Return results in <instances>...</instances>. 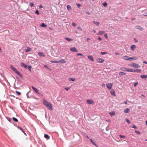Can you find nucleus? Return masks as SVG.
I'll list each match as a JSON object with an SVG mask.
<instances>
[{"label":"nucleus","mask_w":147,"mask_h":147,"mask_svg":"<svg viewBox=\"0 0 147 147\" xmlns=\"http://www.w3.org/2000/svg\"><path fill=\"white\" fill-rule=\"evenodd\" d=\"M43 103L49 110H51L53 109V106L50 102L44 99L43 100Z\"/></svg>","instance_id":"obj_1"},{"label":"nucleus","mask_w":147,"mask_h":147,"mask_svg":"<svg viewBox=\"0 0 147 147\" xmlns=\"http://www.w3.org/2000/svg\"><path fill=\"white\" fill-rule=\"evenodd\" d=\"M10 67L12 70L16 73L17 75L19 76L20 77H22V75L20 74V73L16 69L14 68L12 65H10Z\"/></svg>","instance_id":"obj_2"},{"label":"nucleus","mask_w":147,"mask_h":147,"mask_svg":"<svg viewBox=\"0 0 147 147\" xmlns=\"http://www.w3.org/2000/svg\"><path fill=\"white\" fill-rule=\"evenodd\" d=\"M87 102L88 104H93L94 103V102L92 99L88 100H87Z\"/></svg>","instance_id":"obj_3"},{"label":"nucleus","mask_w":147,"mask_h":147,"mask_svg":"<svg viewBox=\"0 0 147 147\" xmlns=\"http://www.w3.org/2000/svg\"><path fill=\"white\" fill-rule=\"evenodd\" d=\"M32 88L36 92L39 94H40L39 92V90L38 89L34 87L33 86H32Z\"/></svg>","instance_id":"obj_4"},{"label":"nucleus","mask_w":147,"mask_h":147,"mask_svg":"<svg viewBox=\"0 0 147 147\" xmlns=\"http://www.w3.org/2000/svg\"><path fill=\"white\" fill-rule=\"evenodd\" d=\"M107 86L109 90L111 89L112 88V85L111 83H109L107 84Z\"/></svg>","instance_id":"obj_5"},{"label":"nucleus","mask_w":147,"mask_h":147,"mask_svg":"<svg viewBox=\"0 0 147 147\" xmlns=\"http://www.w3.org/2000/svg\"><path fill=\"white\" fill-rule=\"evenodd\" d=\"M135 28L136 29H138L141 31H143L144 30L143 28L139 26H136Z\"/></svg>","instance_id":"obj_6"},{"label":"nucleus","mask_w":147,"mask_h":147,"mask_svg":"<svg viewBox=\"0 0 147 147\" xmlns=\"http://www.w3.org/2000/svg\"><path fill=\"white\" fill-rule=\"evenodd\" d=\"M66 62V60L64 59H61L60 60H59V63H65Z\"/></svg>","instance_id":"obj_7"},{"label":"nucleus","mask_w":147,"mask_h":147,"mask_svg":"<svg viewBox=\"0 0 147 147\" xmlns=\"http://www.w3.org/2000/svg\"><path fill=\"white\" fill-rule=\"evenodd\" d=\"M70 51L72 52H78V51L75 47H74L70 49Z\"/></svg>","instance_id":"obj_8"},{"label":"nucleus","mask_w":147,"mask_h":147,"mask_svg":"<svg viewBox=\"0 0 147 147\" xmlns=\"http://www.w3.org/2000/svg\"><path fill=\"white\" fill-rule=\"evenodd\" d=\"M96 61L99 63H102L104 61V60L103 59L98 58L96 59Z\"/></svg>","instance_id":"obj_9"},{"label":"nucleus","mask_w":147,"mask_h":147,"mask_svg":"<svg viewBox=\"0 0 147 147\" xmlns=\"http://www.w3.org/2000/svg\"><path fill=\"white\" fill-rule=\"evenodd\" d=\"M105 32L104 31H99L98 33L96 34L98 35H102L105 33Z\"/></svg>","instance_id":"obj_10"},{"label":"nucleus","mask_w":147,"mask_h":147,"mask_svg":"<svg viewBox=\"0 0 147 147\" xmlns=\"http://www.w3.org/2000/svg\"><path fill=\"white\" fill-rule=\"evenodd\" d=\"M134 69L131 68H127V71L129 72H134Z\"/></svg>","instance_id":"obj_11"},{"label":"nucleus","mask_w":147,"mask_h":147,"mask_svg":"<svg viewBox=\"0 0 147 147\" xmlns=\"http://www.w3.org/2000/svg\"><path fill=\"white\" fill-rule=\"evenodd\" d=\"M136 48V46L134 45H132L131 47V49L132 51H134Z\"/></svg>","instance_id":"obj_12"},{"label":"nucleus","mask_w":147,"mask_h":147,"mask_svg":"<svg viewBox=\"0 0 147 147\" xmlns=\"http://www.w3.org/2000/svg\"><path fill=\"white\" fill-rule=\"evenodd\" d=\"M122 58L126 60H129V57L127 56H124L122 57Z\"/></svg>","instance_id":"obj_13"},{"label":"nucleus","mask_w":147,"mask_h":147,"mask_svg":"<svg viewBox=\"0 0 147 147\" xmlns=\"http://www.w3.org/2000/svg\"><path fill=\"white\" fill-rule=\"evenodd\" d=\"M21 66H22V67H24L26 69L27 68V66L23 62H21Z\"/></svg>","instance_id":"obj_14"},{"label":"nucleus","mask_w":147,"mask_h":147,"mask_svg":"<svg viewBox=\"0 0 147 147\" xmlns=\"http://www.w3.org/2000/svg\"><path fill=\"white\" fill-rule=\"evenodd\" d=\"M88 57L91 61H94L93 57L92 55H89L88 56Z\"/></svg>","instance_id":"obj_15"},{"label":"nucleus","mask_w":147,"mask_h":147,"mask_svg":"<svg viewBox=\"0 0 147 147\" xmlns=\"http://www.w3.org/2000/svg\"><path fill=\"white\" fill-rule=\"evenodd\" d=\"M141 70L140 69H134V72H136L138 73H140L141 72Z\"/></svg>","instance_id":"obj_16"},{"label":"nucleus","mask_w":147,"mask_h":147,"mask_svg":"<svg viewBox=\"0 0 147 147\" xmlns=\"http://www.w3.org/2000/svg\"><path fill=\"white\" fill-rule=\"evenodd\" d=\"M32 49L29 47H27V49H25L26 52H28L30 51Z\"/></svg>","instance_id":"obj_17"},{"label":"nucleus","mask_w":147,"mask_h":147,"mask_svg":"<svg viewBox=\"0 0 147 147\" xmlns=\"http://www.w3.org/2000/svg\"><path fill=\"white\" fill-rule=\"evenodd\" d=\"M135 63L132 62L131 63L128 64V65L131 67H134Z\"/></svg>","instance_id":"obj_18"},{"label":"nucleus","mask_w":147,"mask_h":147,"mask_svg":"<svg viewBox=\"0 0 147 147\" xmlns=\"http://www.w3.org/2000/svg\"><path fill=\"white\" fill-rule=\"evenodd\" d=\"M38 54L40 56L45 57V55L42 52H38Z\"/></svg>","instance_id":"obj_19"},{"label":"nucleus","mask_w":147,"mask_h":147,"mask_svg":"<svg viewBox=\"0 0 147 147\" xmlns=\"http://www.w3.org/2000/svg\"><path fill=\"white\" fill-rule=\"evenodd\" d=\"M140 77L143 79H145L147 78V75H142L140 76Z\"/></svg>","instance_id":"obj_20"},{"label":"nucleus","mask_w":147,"mask_h":147,"mask_svg":"<svg viewBox=\"0 0 147 147\" xmlns=\"http://www.w3.org/2000/svg\"><path fill=\"white\" fill-rule=\"evenodd\" d=\"M140 67V66L138 64L135 63L134 68H139Z\"/></svg>","instance_id":"obj_21"},{"label":"nucleus","mask_w":147,"mask_h":147,"mask_svg":"<svg viewBox=\"0 0 147 147\" xmlns=\"http://www.w3.org/2000/svg\"><path fill=\"white\" fill-rule=\"evenodd\" d=\"M110 93L112 95H113L114 96H115V92L114 90H111L110 92Z\"/></svg>","instance_id":"obj_22"},{"label":"nucleus","mask_w":147,"mask_h":147,"mask_svg":"<svg viewBox=\"0 0 147 147\" xmlns=\"http://www.w3.org/2000/svg\"><path fill=\"white\" fill-rule=\"evenodd\" d=\"M67 9L68 11H70L71 10V8L70 5H68L67 6Z\"/></svg>","instance_id":"obj_23"},{"label":"nucleus","mask_w":147,"mask_h":147,"mask_svg":"<svg viewBox=\"0 0 147 147\" xmlns=\"http://www.w3.org/2000/svg\"><path fill=\"white\" fill-rule=\"evenodd\" d=\"M109 113L111 117H113V116L114 115H115V113L114 111H113L111 112H110Z\"/></svg>","instance_id":"obj_24"},{"label":"nucleus","mask_w":147,"mask_h":147,"mask_svg":"<svg viewBox=\"0 0 147 147\" xmlns=\"http://www.w3.org/2000/svg\"><path fill=\"white\" fill-rule=\"evenodd\" d=\"M121 69L123 71H127V68H125L124 67H122L121 68Z\"/></svg>","instance_id":"obj_25"},{"label":"nucleus","mask_w":147,"mask_h":147,"mask_svg":"<svg viewBox=\"0 0 147 147\" xmlns=\"http://www.w3.org/2000/svg\"><path fill=\"white\" fill-rule=\"evenodd\" d=\"M92 23L97 26H98L99 25L100 23L94 21L92 22Z\"/></svg>","instance_id":"obj_26"},{"label":"nucleus","mask_w":147,"mask_h":147,"mask_svg":"<svg viewBox=\"0 0 147 147\" xmlns=\"http://www.w3.org/2000/svg\"><path fill=\"white\" fill-rule=\"evenodd\" d=\"M90 140L91 141V142L93 144V145H95L97 147V145L96 144V143L95 142L93 141L92 139H90Z\"/></svg>","instance_id":"obj_27"},{"label":"nucleus","mask_w":147,"mask_h":147,"mask_svg":"<svg viewBox=\"0 0 147 147\" xmlns=\"http://www.w3.org/2000/svg\"><path fill=\"white\" fill-rule=\"evenodd\" d=\"M129 111V109L128 108L125 109L124 110V112L125 113H128Z\"/></svg>","instance_id":"obj_28"},{"label":"nucleus","mask_w":147,"mask_h":147,"mask_svg":"<svg viewBox=\"0 0 147 147\" xmlns=\"http://www.w3.org/2000/svg\"><path fill=\"white\" fill-rule=\"evenodd\" d=\"M68 80L69 81H74L75 80V79L74 78H70L68 79Z\"/></svg>","instance_id":"obj_29"},{"label":"nucleus","mask_w":147,"mask_h":147,"mask_svg":"<svg viewBox=\"0 0 147 147\" xmlns=\"http://www.w3.org/2000/svg\"><path fill=\"white\" fill-rule=\"evenodd\" d=\"M40 26L42 27H46L47 26V25L44 23H42Z\"/></svg>","instance_id":"obj_30"},{"label":"nucleus","mask_w":147,"mask_h":147,"mask_svg":"<svg viewBox=\"0 0 147 147\" xmlns=\"http://www.w3.org/2000/svg\"><path fill=\"white\" fill-rule=\"evenodd\" d=\"M44 137L47 139H49L50 138V137L48 135L46 134L45 135Z\"/></svg>","instance_id":"obj_31"},{"label":"nucleus","mask_w":147,"mask_h":147,"mask_svg":"<svg viewBox=\"0 0 147 147\" xmlns=\"http://www.w3.org/2000/svg\"><path fill=\"white\" fill-rule=\"evenodd\" d=\"M65 39L68 41H70L72 40V39L67 37L65 38Z\"/></svg>","instance_id":"obj_32"},{"label":"nucleus","mask_w":147,"mask_h":147,"mask_svg":"<svg viewBox=\"0 0 147 147\" xmlns=\"http://www.w3.org/2000/svg\"><path fill=\"white\" fill-rule=\"evenodd\" d=\"M51 62L53 63H59V61H50Z\"/></svg>","instance_id":"obj_33"},{"label":"nucleus","mask_w":147,"mask_h":147,"mask_svg":"<svg viewBox=\"0 0 147 147\" xmlns=\"http://www.w3.org/2000/svg\"><path fill=\"white\" fill-rule=\"evenodd\" d=\"M102 5L103 6H104V7H106L107 5V3L106 2H104L102 3Z\"/></svg>","instance_id":"obj_34"},{"label":"nucleus","mask_w":147,"mask_h":147,"mask_svg":"<svg viewBox=\"0 0 147 147\" xmlns=\"http://www.w3.org/2000/svg\"><path fill=\"white\" fill-rule=\"evenodd\" d=\"M119 75H120L121 76H122V75H125L126 74L125 73H124L123 72H121L119 73Z\"/></svg>","instance_id":"obj_35"},{"label":"nucleus","mask_w":147,"mask_h":147,"mask_svg":"<svg viewBox=\"0 0 147 147\" xmlns=\"http://www.w3.org/2000/svg\"><path fill=\"white\" fill-rule=\"evenodd\" d=\"M13 119L14 121L16 122H18V120L16 118L14 117H13Z\"/></svg>","instance_id":"obj_36"},{"label":"nucleus","mask_w":147,"mask_h":147,"mask_svg":"<svg viewBox=\"0 0 147 147\" xmlns=\"http://www.w3.org/2000/svg\"><path fill=\"white\" fill-rule=\"evenodd\" d=\"M77 56H82L83 57H85V56L84 55L80 53H78V54H77Z\"/></svg>","instance_id":"obj_37"},{"label":"nucleus","mask_w":147,"mask_h":147,"mask_svg":"<svg viewBox=\"0 0 147 147\" xmlns=\"http://www.w3.org/2000/svg\"><path fill=\"white\" fill-rule=\"evenodd\" d=\"M104 36L107 39H108V36H107V33H105V34H104Z\"/></svg>","instance_id":"obj_38"},{"label":"nucleus","mask_w":147,"mask_h":147,"mask_svg":"<svg viewBox=\"0 0 147 147\" xmlns=\"http://www.w3.org/2000/svg\"><path fill=\"white\" fill-rule=\"evenodd\" d=\"M28 69L29 70V71H31V69L32 68V66L30 65H29L28 66Z\"/></svg>","instance_id":"obj_39"},{"label":"nucleus","mask_w":147,"mask_h":147,"mask_svg":"<svg viewBox=\"0 0 147 147\" xmlns=\"http://www.w3.org/2000/svg\"><path fill=\"white\" fill-rule=\"evenodd\" d=\"M17 127L21 131H22V132H24V130H23L22 129V128H21V127H20L19 126H17Z\"/></svg>","instance_id":"obj_40"},{"label":"nucleus","mask_w":147,"mask_h":147,"mask_svg":"<svg viewBox=\"0 0 147 147\" xmlns=\"http://www.w3.org/2000/svg\"><path fill=\"white\" fill-rule=\"evenodd\" d=\"M72 25L74 27H75L77 25V24L74 22H73L72 24Z\"/></svg>","instance_id":"obj_41"},{"label":"nucleus","mask_w":147,"mask_h":147,"mask_svg":"<svg viewBox=\"0 0 147 147\" xmlns=\"http://www.w3.org/2000/svg\"><path fill=\"white\" fill-rule=\"evenodd\" d=\"M119 137L120 138H125V136L124 135H120L119 136Z\"/></svg>","instance_id":"obj_42"},{"label":"nucleus","mask_w":147,"mask_h":147,"mask_svg":"<svg viewBox=\"0 0 147 147\" xmlns=\"http://www.w3.org/2000/svg\"><path fill=\"white\" fill-rule=\"evenodd\" d=\"M77 29L80 31H82V28L80 27H78L77 28Z\"/></svg>","instance_id":"obj_43"},{"label":"nucleus","mask_w":147,"mask_h":147,"mask_svg":"<svg viewBox=\"0 0 147 147\" xmlns=\"http://www.w3.org/2000/svg\"><path fill=\"white\" fill-rule=\"evenodd\" d=\"M132 127L136 129H137V127L134 125H133Z\"/></svg>","instance_id":"obj_44"},{"label":"nucleus","mask_w":147,"mask_h":147,"mask_svg":"<svg viewBox=\"0 0 147 147\" xmlns=\"http://www.w3.org/2000/svg\"><path fill=\"white\" fill-rule=\"evenodd\" d=\"M70 87H68L67 88H65V89L67 91H68L70 89Z\"/></svg>","instance_id":"obj_45"},{"label":"nucleus","mask_w":147,"mask_h":147,"mask_svg":"<svg viewBox=\"0 0 147 147\" xmlns=\"http://www.w3.org/2000/svg\"><path fill=\"white\" fill-rule=\"evenodd\" d=\"M30 6L31 7H33L34 6V4H33V3H32L30 2Z\"/></svg>","instance_id":"obj_46"},{"label":"nucleus","mask_w":147,"mask_h":147,"mask_svg":"<svg viewBox=\"0 0 147 147\" xmlns=\"http://www.w3.org/2000/svg\"><path fill=\"white\" fill-rule=\"evenodd\" d=\"M126 121L128 124H129L130 123V121L128 119H126Z\"/></svg>","instance_id":"obj_47"},{"label":"nucleus","mask_w":147,"mask_h":147,"mask_svg":"<svg viewBox=\"0 0 147 147\" xmlns=\"http://www.w3.org/2000/svg\"><path fill=\"white\" fill-rule=\"evenodd\" d=\"M135 132L137 134H140V132L136 130V131H135Z\"/></svg>","instance_id":"obj_48"},{"label":"nucleus","mask_w":147,"mask_h":147,"mask_svg":"<svg viewBox=\"0 0 147 147\" xmlns=\"http://www.w3.org/2000/svg\"><path fill=\"white\" fill-rule=\"evenodd\" d=\"M86 13L88 15H90L91 14V13L89 11H86Z\"/></svg>","instance_id":"obj_49"},{"label":"nucleus","mask_w":147,"mask_h":147,"mask_svg":"<svg viewBox=\"0 0 147 147\" xmlns=\"http://www.w3.org/2000/svg\"><path fill=\"white\" fill-rule=\"evenodd\" d=\"M101 54L102 55H105V54H107V53L106 52H101Z\"/></svg>","instance_id":"obj_50"},{"label":"nucleus","mask_w":147,"mask_h":147,"mask_svg":"<svg viewBox=\"0 0 147 147\" xmlns=\"http://www.w3.org/2000/svg\"><path fill=\"white\" fill-rule=\"evenodd\" d=\"M77 5L79 8L81 6V5L80 4L78 3H77Z\"/></svg>","instance_id":"obj_51"},{"label":"nucleus","mask_w":147,"mask_h":147,"mask_svg":"<svg viewBox=\"0 0 147 147\" xmlns=\"http://www.w3.org/2000/svg\"><path fill=\"white\" fill-rule=\"evenodd\" d=\"M138 82H136L134 85V87L136 86L138 84Z\"/></svg>","instance_id":"obj_52"},{"label":"nucleus","mask_w":147,"mask_h":147,"mask_svg":"<svg viewBox=\"0 0 147 147\" xmlns=\"http://www.w3.org/2000/svg\"><path fill=\"white\" fill-rule=\"evenodd\" d=\"M35 13L38 15L39 14V13L38 10H36L35 12Z\"/></svg>","instance_id":"obj_53"},{"label":"nucleus","mask_w":147,"mask_h":147,"mask_svg":"<svg viewBox=\"0 0 147 147\" xmlns=\"http://www.w3.org/2000/svg\"><path fill=\"white\" fill-rule=\"evenodd\" d=\"M16 93L17 94H18V95H20L21 94V93L20 92L17 91H16Z\"/></svg>","instance_id":"obj_54"},{"label":"nucleus","mask_w":147,"mask_h":147,"mask_svg":"<svg viewBox=\"0 0 147 147\" xmlns=\"http://www.w3.org/2000/svg\"><path fill=\"white\" fill-rule=\"evenodd\" d=\"M98 39L99 40H102V38L100 37L99 36L98 37Z\"/></svg>","instance_id":"obj_55"},{"label":"nucleus","mask_w":147,"mask_h":147,"mask_svg":"<svg viewBox=\"0 0 147 147\" xmlns=\"http://www.w3.org/2000/svg\"><path fill=\"white\" fill-rule=\"evenodd\" d=\"M134 57H129V60H130L131 59H134Z\"/></svg>","instance_id":"obj_56"},{"label":"nucleus","mask_w":147,"mask_h":147,"mask_svg":"<svg viewBox=\"0 0 147 147\" xmlns=\"http://www.w3.org/2000/svg\"><path fill=\"white\" fill-rule=\"evenodd\" d=\"M39 7L40 8H42L43 7V6L42 5H40L39 6Z\"/></svg>","instance_id":"obj_57"},{"label":"nucleus","mask_w":147,"mask_h":147,"mask_svg":"<svg viewBox=\"0 0 147 147\" xmlns=\"http://www.w3.org/2000/svg\"><path fill=\"white\" fill-rule=\"evenodd\" d=\"M137 59H138V58H137L136 57H134V60H136Z\"/></svg>","instance_id":"obj_58"},{"label":"nucleus","mask_w":147,"mask_h":147,"mask_svg":"<svg viewBox=\"0 0 147 147\" xmlns=\"http://www.w3.org/2000/svg\"><path fill=\"white\" fill-rule=\"evenodd\" d=\"M8 120L9 121V122H11V119H10V118H8Z\"/></svg>","instance_id":"obj_59"},{"label":"nucleus","mask_w":147,"mask_h":147,"mask_svg":"<svg viewBox=\"0 0 147 147\" xmlns=\"http://www.w3.org/2000/svg\"><path fill=\"white\" fill-rule=\"evenodd\" d=\"M44 67H45V68H48V66L46 65H44Z\"/></svg>","instance_id":"obj_60"},{"label":"nucleus","mask_w":147,"mask_h":147,"mask_svg":"<svg viewBox=\"0 0 147 147\" xmlns=\"http://www.w3.org/2000/svg\"><path fill=\"white\" fill-rule=\"evenodd\" d=\"M115 54L116 55H119V53H118L117 52H116L115 53Z\"/></svg>","instance_id":"obj_61"},{"label":"nucleus","mask_w":147,"mask_h":147,"mask_svg":"<svg viewBox=\"0 0 147 147\" xmlns=\"http://www.w3.org/2000/svg\"><path fill=\"white\" fill-rule=\"evenodd\" d=\"M143 63L145 64H147V62L146 61H143Z\"/></svg>","instance_id":"obj_62"},{"label":"nucleus","mask_w":147,"mask_h":147,"mask_svg":"<svg viewBox=\"0 0 147 147\" xmlns=\"http://www.w3.org/2000/svg\"><path fill=\"white\" fill-rule=\"evenodd\" d=\"M124 103L125 104H127V101H124Z\"/></svg>","instance_id":"obj_63"},{"label":"nucleus","mask_w":147,"mask_h":147,"mask_svg":"<svg viewBox=\"0 0 147 147\" xmlns=\"http://www.w3.org/2000/svg\"><path fill=\"white\" fill-rule=\"evenodd\" d=\"M144 15L145 16H147V13H144Z\"/></svg>","instance_id":"obj_64"}]
</instances>
